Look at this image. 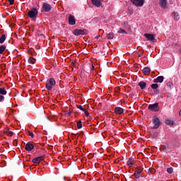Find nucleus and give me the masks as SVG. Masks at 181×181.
<instances>
[{
  "instance_id": "f257e3e1",
  "label": "nucleus",
  "mask_w": 181,
  "mask_h": 181,
  "mask_svg": "<svg viewBox=\"0 0 181 181\" xmlns=\"http://www.w3.org/2000/svg\"><path fill=\"white\" fill-rule=\"evenodd\" d=\"M56 86V80L53 78H50L47 81L45 88L48 90V91H52V89L53 88V86Z\"/></svg>"
},
{
  "instance_id": "f03ea898",
  "label": "nucleus",
  "mask_w": 181,
  "mask_h": 181,
  "mask_svg": "<svg viewBox=\"0 0 181 181\" xmlns=\"http://www.w3.org/2000/svg\"><path fill=\"white\" fill-rule=\"evenodd\" d=\"M152 122L153 124V129H158L162 125V122H160V119L156 116L153 117Z\"/></svg>"
},
{
  "instance_id": "7ed1b4c3",
  "label": "nucleus",
  "mask_w": 181,
  "mask_h": 181,
  "mask_svg": "<svg viewBox=\"0 0 181 181\" xmlns=\"http://www.w3.org/2000/svg\"><path fill=\"white\" fill-rule=\"evenodd\" d=\"M37 13H38L37 9L36 8H31V10L28 11V16L29 18H31V19H35V18H36V16H37Z\"/></svg>"
},
{
  "instance_id": "20e7f679",
  "label": "nucleus",
  "mask_w": 181,
  "mask_h": 181,
  "mask_svg": "<svg viewBox=\"0 0 181 181\" xmlns=\"http://www.w3.org/2000/svg\"><path fill=\"white\" fill-rule=\"evenodd\" d=\"M73 33L74 35H75V36H80V35H87L88 33V31L86 29H76L74 30Z\"/></svg>"
},
{
  "instance_id": "39448f33",
  "label": "nucleus",
  "mask_w": 181,
  "mask_h": 181,
  "mask_svg": "<svg viewBox=\"0 0 181 181\" xmlns=\"http://www.w3.org/2000/svg\"><path fill=\"white\" fill-rule=\"evenodd\" d=\"M143 171L144 168L142 167H138L136 168L133 176H134L135 179H139Z\"/></svg>"
},
{
  "instance_id": "423d86ee",
  "label": "nucleus",
  "mask_w": 181,
  "mask_h": 181,
  "mask_svg": "<svg viewBox=\"0 0 181 181\" xmlns=\"http://www.w3.org/2000/svg\"><path fill=\"white\" fill-rule=\"evenodd\" d=\"M148 109L150 110V111L158 112L159 111V103H156L149 105Z\"/></svg>"
},
{
  "instance_id": "0eeeda50",
  "label": "nucleus",
  "mask_w": 181,
  "mask_h": 181,
  "mask_svg": "<svg viewBox=\"0 0 181 181\" xmlns=\"http://www.w3.org/2000/svg\"><path fill=\"white\" fill-rule=\"evenodd\" d=\"M45 156H41L39 157H37L34 159H33V163H35V165H39L42 162V160H45Z\"/></svg>"
},
{
  "instance_id": "6e6552de",
  "label": "nucleus",
  "mask_w": 181,
  "mask_h": 181,
  "mask_svg": "<svg viewBox=\"0 0 181 181\" xmlns=\"http://www.w3.org/2000/svg\"><path fill=\"white\" fill-rule=\"evenodd\" d=\"M42 11L44 12H50L52 11V6L47 3H44L42 4Z\"/></svg>"
},
{
  "instance_id": "1a4fd4ad",
  "label": "nucleus",
  "mask_w": 181,
  "mask_h": 181,
  "mask_svg": "<svg viewBox=\"0 0 181 181\" xmlns=\"http://www.w3.org/2000/svg\"><path fill=\"white\" fill-rule=\"evenodd\" d=\"M135 6H142L144 5V0H130Z\"/></svg>"
},
{
  "instance_id": "9d476101",
  "label": "nucleus",
  "mask_w": 181,
  "mask_h": 181,
  "mask_svg": "<svg viewBox=\"0 0 181 181\" xmlns=\"http://www.w3.org/2000/svg\"><path fill=\"white\" fill-rule=\"evenodd\" d=\"M92 4L97 8H100V6L103 4V0H91Z\"/></svg>"
},
{
  "instance_id": "9b49d317",
  "label": "nucleus",
  "mask_w": 181,
  "mask_h": 181,
  "mask_svg": "<svg viewBox=\"0 0 181 181\" xmlns=\"http://www.w3.org/2000/svg\"><path fill=\"white\" fill-rule=\"evenodd\" d=\"M33 148H35V146H33V144L30 142L27 143V144L25 145V151H27L28 152H30V151H32Z\"/></svg>"
},
{
  "instance_id": "f8f14e48",
  "label": "nucleus",
  "mask_w": 181,
  "mask_h": 181,
  "mask_svg": "<svg viewBox=\"0 0 181 181\" xmlns=\"http://www.w3.org/2000/svg\"><path fill=\"white\" fill-rule=\"evenodd\" d=\"M69 25H76V18L74 16H69Z\"/></svg>"
},
{
  "instance_id": "ddd939ff",
  "label": "nucleus",
  "mask_w": 181,
  "mask_h": 181,
  "mask_svg": "<svg viewBox=\"0 0 181 181\" xmlns=\"http://www.w3.org/2000/svg\"><path fill=\"white\" fill-rule=\"evenodd\" d=\"M145 37L148 39V40H150L151 42H153L155 40V37H153V35L152 34H144Z\"/></svg>"
},
{
  "instance_id": "4468645a",
  "label": "nucleus",
  "mask_w": 181,
  "mask_h": 181,
  "mask_svg": "<svg viewBox=\"0 0 181 181\" xmlns=\"http://www.w3.org/2000/svg\"><path fill=\"white\" fill-rule=\"evenodd\" d=\"M168 4L167 0H160L159 5L163 9L166 8V5Z\"/></svg>"
},
{
  "instance_id": "2eb2a0df",
  "label": "nucleus",
  "mask_w": 181,
  "mask_h": 181,
  "mask_svg": "<svg viewBox=\"0 0 181 181\" xmlns=\"http://www.w3.org/2000/svg\"><path fill=\"white\" fill-rule=\"evenodd\" d=\"M164 79L165 77H163V76H160L156 78H154L153 83H163Z\"/></svg>"
},
{
  "instance_id": "dca6fc26",
  "label": "nucleus",
  "mask_w": 181,
  "mask_h": 181,
  "mask_svg": "<svg viewBox=\"0 0 181 181\" xmlns=\"http://www.w3.org/2000/svg\"><path fill=\"white\" fill-rule=\"evenodd\" d=\"M115 112L117 115H121V114L124 112V109H122V107H116L115 109Z\"/></svg>"
},
{
  "instance_id": "f3484780",
  "label": "nucleus",
  "mask_w": 181,
  "mask_h": 181,
  "mask_svg": "<svg viewBox=\"0 0 181 181\" xmlns=\"http://www.w3.org/2000/svg\"><path fill=\"white\" fill-rule=\"evenodd\" d=\"M143 73L145 76H149L151 74V69L148 67H146L143 69Z\"/></svg>"
},
{
  "instance_id": "a211bd4d",
  "label": "nucleus",
  "mask_w": 181,
  "mask_h": 181,
  "mask_svg": "<svg viewBox=\"0 0 181 181\" xmlns=\"http://www.w3.org/2000/svg\"><path fill=\"white\" fill-rule=\"evenodd\" d=\"M141 90H145L146 88V82L141 81L139 83Z\"/></svg>"
},
{
  "instance_id": "6ab92c4d",
  "label": "nucleus",
  "mask_w": 181,
  "mask_h": 181,
  "mask_svg": "<svg viewBox=\"0 0 181 181\" xmlns=\"http://www.w3.org/2000/svg\"><path fill=\"white\" fill-rule=\"evenodd\" d=\"M5 40H6V35H5V34H2L1 36L0 37L1 45H2V43H4V42H5Z\"/></svg>"
},
{
  "instance_id": "aec40b11",
  "label": "nucleus",
  "mask_w": 181,
  "mask_h": 181,
  "mask_svg": "<svg viewBox=\"0 0 181 181\" xmlns=\"http://www.w3.org/2000/svg\"><path fill=\"white\" fill-rule=\"evenodd\" d=\"M28 63H30V64H35V63H36V59L33 57H30L28 59Z\"/></svg>"
},
{
  "instance_id": "412c9836",
  "label": "nucleus",
  "mask_w": 181,
  "mask_h": 181,
  "mask_svg": "<svg viewBox=\"0 0 181 181\" xmlns=\"http://www.w3.org/2000/svg\"><path fill=\"white\" fill-rule=\"evenodd\" d=\"M6 93L5 88H0V95H6Z\"/></svg>"
},
{
  "instance_id": "4be33fe9",
  "label": "nucleus",
  "mask_w": 181,
  "mask_h": 181,
  "mask_svg": "<svg viewBox=\"0 0 181 181\" xmlns=\"http://www.w3.org/2000/svg\"><path fill=\"white\" fill-rule=\"evenodd\" d=\"M173 16H174L175 21H179L180 19V17L179 16V13L176 12L173 13Z\"/></svg>"
},
{
  "instance_id": "5701e85b",
  "label": "nucleus",
  "mask_w": 181,
  "mask_h": 181,
  "mask_svg": "<svg viewBox=\"0 0 181 181\" xmlns=\"http://www.w3.org/2000/svg\"><path fill=\"white\" fill-rule=\"evenodd\" d=\"M6 50V47L5 45L0 46V54H4V52Z\"/></svg>"
},
{
  "instance_id": "b1692460",
  "label": "nucleus",
  "mask_w": 181,
  "mask_h": 181,
  "mask_svg": "<svg viewBox=\"0 0 181 181\" xmlns=\"http://www.w3.org/2000/svg\"><path fill=\"white\" fill-rule=\"evenodd\" d=\"M166 125H169L170 127H173V120L167 119L165 120Z\"/></svg>"
},
{
  "instance_id": "393cba45",
  "label": "nucleus",
  "mask_w": 181,
  "mask_h": 181,
  "mask_svg": "<svg viewBox=\"0 0 181 181\" xmlns=\"http://www.w3.org/2000/svg\"><path fill=\"white\" fill-rule=\"evenodd\" d=\"M106 37L108 40L114 39V34L112 33H110L107 34Z\"/></svg>"
},
{
  "instance_id": "a878e982",
  "label": "nucleus",
  "mask_w": 181,
  "mask_h": 181,
  "mask_svg": "<svg viewBox=\"0 0 181 181\" xmlns=\"http://www.w3.org/2000/svg\"><path fill=\"white\" fill-rule=\"evenodd\" d=\"M76 127H77L78 129H81V128H82L83 124L81 123V120L78 121V122L76 124Z\"/></svg>"
},
{
  "instance_id": "bb28decb",
  "label": "nucleus",
  "mask_w": 181,
  "mask_h": 181,
  "mask_svg": "<svg viewBox=\"0 0 181 181\" xmlns=\"http://www.w3.org/2000/svg\"><path fill=\"white\" fill-rule=\"evenodd\" d=\"M159 86L158 85V83H153L151 85V88L153 90H157Z\"/></svg>"
},
{
  "instance_id": "cd10ccee",
  "label": "nucleus",
  "mask_w": 181,
  "mask_h": 181,
  "mask_svg": "<svg viewBox=\"0 0 181 181\" xmlns=\"http://www.w3.org/2000/svg\"><path fill=\"white\" fill-rule=\"evenodd\" d=\"M167 172L170 175H172L173 173V168L170 167V168H167Z\"/></svg>"
},
{
  "instance_id": "c85d7f7f",
  "label": "nucleus",
  "mask_w": 181,
  "mask_h": 181,
  "mask_svg": "<svg viewBox=\"0 0 181 181\" xmlns=\"http://www.w3.org/2000/svg\"><path fill=\"white\" fill-rule=\"evenodd\" d=\"M118 33H122V35L124 34L127 35V31H125V30L122 28H119V30H118Z\"/></svg>"
},
{
  "instance_id": "c756f323",
  "label": "nucleus",
  "mask_w": 181,
  "mask_h": 181,
  "mask_svg": "<svg viewBox=\"0 0 181 181\" xmlns=\"http://www.w3.org/2000/svg\"><path fill=\"white\" fill-rule=\"evenodd\" d=\"M128 12L129 15L134 14V9L132 7H128Z\"/></svg>"
},
{
  "instance_id": "7c9ffc66",
  "label": "nucleus",
  "mask_w": 181,
  "mask_h": 181,
  "mask_svg": "<svg viewBox=\"0 0 181 181\" xmlns=\"http://www.w3.org/2000/svg\"><path fill=\"white\" fill-rule=\"evenodd\" d=\"M6 134L8 136H12V135H13V132L9 131V130H7L6 131Z\"/></svg>"
},
{
  "instance_id": "2f4dec72",
  "label": "nucleus",
  "mask_w": 181,
  "mask_h": 181,
  "mask_svg": "<svg viewBox=\"0 0 181 181\" xmlns=\"http://www.w3.org/2000/svg\"><path fill=\"white\" fill-rule=\"evenodd\" d=\"M29 136H31V138H35V134H33V132L29 131L28 132Z\"/></svg>"
},
{
  "instance_id": "473e14b6",
  "label": "nucleus",
  "mask_w": 181,
  "mask_h": 181,
  "mask_svg": "<svg viewBox=\"0 0 181 181\" xmlns=\"http://www.w3.org/2000/svg\"><path fill=\"white\" fill-rule=\"evenodd\" d=\"M77 108H78V110H81V111H85V110L86 109H84L83 107V106L82 105H78L77 106Z\"/></svg>"
},
{
  "instance_id": "72a5a7b5",
  "label": "nucleus",
  "mask_w": 181,
  "mask_h": 181,
  "mask_svg": "<svg viewBox=\"0 0 181 181\" xmlns=\"http://www.w3.org/2000/svg\"><path fill=\"white\" fill-rule=\"evenodd\" d=\"M85 116L86 117H88V115H90V113H88V111L87 110L85 109V110H83Z\"/></svg>"
},
{
  "instance_id": "f704fd0d",
  "label": "nucleus",
  "mask_w": 181,
  "mask_h": 181,
  "mask_svg": "<svg viewBox=\"0 0 181 181\" xmlns=\"http://www.w3.org/2000/svg\"><path fill=\"white\" fill-rule=\"evenodd\" d=\"M4 100H5L4 95H0V103H2Z\"/></svg>"
},
{
  "instance_id": "c9c22d12",
  "label": "nucleus",
  "mask_w": 181,
  "mask_h": 181,
  "mask_svg": "<svg viewBox=\"0 0 181 181\" xmlns=\"http://www.w3.org/2000/svg\"><path fill=\"white\" fill-rule=\"evenodd\" d=\"M148 173H155V169L153 168H150L148 170Z\"/></svg>"
},
{
  "instance_id": "e433bc0d",
  "label": "nucleus",
  "mask_w": 181,
  "mask_h": 181,
  "mask_svg": "<svg viewBox=\"0 0 181 181\" xmlns=\"http://www.w3.org/2000/svg\"><path fill=\"white\" fill-rule=\"evenodd\" d=\"M10 5H13L14 2H15V0H8Z\"/></svg>"
},
{
  "instance_id": "4c0bfd02",
  "label": "nucleus",
  "mask_w": 181,
  "mask_h": 181,
  "mask_svg": "<svg viewBox=\"0 0 181 181\" xmlns=\"http://www.w3.org/2000/svg\"><path fill=\"white\" fill-rule=\"evenodd\" d=\"M128 166H134V163L133 162H129L127 163Z\"/></svg>"
},
{
  "instance_id": "58836bf2",
  "label": "nucleus",
  "mask_w": 181,
  "mask_h": 181,
  "mask_svg": "<svg viewBox=\"0 0 181 181\" xmlns=\"http://www.w3.org/2000/svg\"><path fill=\"white\" fill-rule=\"evenodd\" d=\"M120 90L121 89L119 88V87H117V88H116L115 91H116V93H119Z\"/></svg>"
},
{
  "instance_id": "ea45409f",
  "label": "nucleus",
  "mask_w": 181,
  "mask_h": 181,
  "mask_svg": "<svg viewBox=\"0 0 181 181\" xmlns=\"http://www.w3.org/2000/svg\"><path fill=\"white\" fill-rule=\"evenodd\" d=\"M156 94H159V90H156Z\"/></svg>"
},
{
  "instance_id": "a19ab883",
  "label": "nucleus",
  "mask_w": 181,
  "mask_h": 181,
  "mask_svg": "<svg viewBox=\"0 0 181 181\" xmlns=\"http://www.w3.org/2000/svg\"><path fill=\"white\" fill-rule=\"evenodd\" d=\"M94 65L92 64V70H94Z\"/></svg>"
},
{
  "instance_id": "79ce46f5",
  "label": "nucleus",
  "mask_w": 181,
  "mask_h": 181,
  "mask_svg": "<svg viewBox=\"0 0 181 181\" xmlns=\"http://www.w3.org/2000/svg\"><path fill=\"white\" fill-rule=\"evenodd\" d=\"M98 37H100V35L96 36L95 39H98Z\"/></svg>"
},
{
  "instance_id": "37998d69",
  "label": "nucleus",
  "mask_w": 181,
  "mask_h": 181,
  "mask_svg": "<svg viewBox=\"0 0 181 181\" xmlns=\"http://www.w3.org/2000/svg\"><path fill=\"white\" fill-rule=\"evenodd\" d=\"M170 84H171V83H170V82H169L168 86H170Z\"/></svg>"
},
{
  "instance_id": "c03bdc74",
  "label": "nucleus",
  "mask_w": 181,
  "mask_h": 181,
  "mask_svg": "<svg viewBox=\"0 0 181 181\" xmlns=\"http://www.w3.org/2000/svg\"><path fill=\"white\" fill-rule=\"evenodd\" d=\"M170 84H171V83H170V82H169L168 86H170Z\"/></svg>"
},
{
  "instance_id": "a18cd8bd",
  "label": "nucleus",
  "mask_w": 181,
  "mask_h": 181,
  "mask_svg": "<svg viewBox=\"0 0 181 181\" xmlns=\"http://www.w3.org/2000/svg\"><path fill=\"white\" fill-rule=\"evenodd\" d=\"M170 4H172V1H170Z\"/></svg>"
},
{
  "instance_id": "49530a36",
  "label": "nucleus",
  "mask_w": 181,
  "mask_h": 181,
  "mask_svg": "<svg viewBox=\"0 0 181 181\" xmlns=\"http://www.w3.org/2000/svg\"><path fill=\"white\" fill-rule=\"evenodd\" d=\"M163 149H165V147H163Z\"/></svg>"
}]
</instances>
